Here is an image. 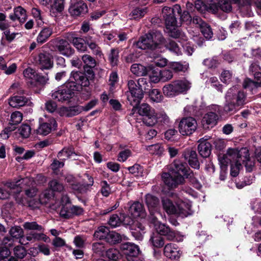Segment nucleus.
<instances>
[{"instance_id": "f257e3e1", "label": "nucleus", "mask_w": 261, "mask_h": 261, "mask_svg": "<svg viewBox=\"0 0 261 261\" xmlns=\"http://www.w3.org/2000/svg\"><path fill=\"white\" fill-rule=\"evenodd\" d=\"M172 167L173 170L176 172L174 175L169 173L164 172L162 174V179L164 183L171 189L175 188L178 185L183 184L185 182L184 175L187 172L190 171V168L187 163H183L179 160L174 161Z\"/></svg>"}, {"instance_id": "f03ea898", "label": "nucleus", "mask_w": 261, "mask_h": 261, "mask_svg": "<svg viewBox=\"0 0 261 261\" xmlns=\"http://www.w3.org/2000/svg\"><path fill=\"white\" fill-rule=\"evenodd\" d=\"M224 111L227 113H234L246 104V94L233 86L228 90L225 96Z\"/></svg>"}, {"instance_id": "7ed1b4c3", "label": "nucleus", "mask_w": 261, "mask_h": 261, "mask_svg": "<svg viewBox=\"0 0 261 261\" xmlns=\"http://www.w3.org/2000/svg\"><path fill=\"white\" fill-rule=\"evenodd\" d=\"M166 40L161 32L152 31L141 37L136 42L137 46L142 49L155 50L165 43Z\"/></svg>"}, {"instance_id": "20e7f679", "label": "nucleus", "mask_w": 261, "mask_h": 261, "mask_svg": "<svg viewBox=\"0 0 261 261\" xmlns=\"http://www.w3.org/2000/svg\"><path fill=\"white\" fill-rule=\"evenodd\" d=\"M239 158L241 163L244 164L246 170L248 172H251L254 168V162L251 160L249 156V150L246 148H242L238 150L236 148H229L226 153L224 154L222 160L223 163H228L229 160Z\"/></svg>"}, {"instance_id": "39448f33", "label": "nucleus", "mask_w": 261, "mask_h": 261, "mask_svg": "<svg viewBox=\"0 0 261 261\" xmlns=\"http://www.w3.org/2000/svg\"><path fill=\"white\" fill-rule=\"evenodd\" d=\"M190 88L189 83L185 80H175L165 85L162 89L163 94L167 97H173Z\"/></svg>"}, {"instance_id": "423d86ee", "label": "nucleus", "mask_w": 261, "mask_h": 261, "mask_svg": "<svg viewBox=\"0 0 261 261\" xmlns=\"http://www.w3.org/2000/svg\"><path fill=\"white\" fill-rule=\"evenodd\" d=\"M127 87L128 91L126 92V95L129 104L134 107L139 105L144 95L139 86L134 80H129L127 81Z\"/></svg>"}, {"instance_id": "0eeeda50", "label": "nucleus", "mask_w": 261, "mask_h": 261, "mask_svg": "<svg viewBox=\"0 0 261 261\" xmlns=\"http://www.w3.org/2000/svg\"><path fill=\"white\" fill-rule=\"evenodd\" d=\"M66 83L68 87L74 90H79L82 87H87L89 85V81L85 74L78 71H72Z\"/></svg>"}, {"instance_id": "6e6552de", "label": "nucleus", "mask_w": 261, "mask_h": 261, "mask_svg": "<svg viewBox=\"0 0 261 261\" xmlns=\"http://www.w3.org/2000/svg\"><path fill=\"white\" fill-rule=\"evenodd\" d=\"M138 114L143 116V122L147 126H153L156 123L154 110L147 103L138 106Z\"/></svg>"}, {"instance_id": "1a4fd4ad", "label": "nucleus", "mask_w": 261, "mask_h": 261, "mask_svg": "<svg viewBox=\"0 0 261 261\" xmlns=\"http://www.w3.org/2000/svg\"><path fill=\"white\" fill-rule=\"evenodd\" d=\"M197 123L196 119L191 117L182 118L179 122L178 130L182 135H192L197 129Z\"/></svg>"}, {"instance_id": "9d476101", "label": "nucleus", "mask_w": 261, "mask_h": 261, "mask_svg": "<svg viewBox=\"0 0 261 261\" xmlns=\"http://www.w3.org/2000/svg\"><path fill=\"white\" fill-rule=\"evenodd\" d=\"M120 249L125 255L127 261H138L139 249L138 246L130 243H123L120 246Z\"/></svg>"}, {"instance_id": "9b49d317", "label": "nucleus", "mask_w": 261, "mask_h": 261, "mask_svg": "<svg viewBox=\"0 0 261 261\" xmlns=\"http://www.w3.org/2000/svg\"><path fill=\"white\" fill-rule=\"evenodd\" d=\"M35 62L41 70L50 69L54 66L53 55L46 51L39 53L35 58Z\"/></svg>"}, {"instance_id": "f8f14e48", "label": "nucleus", "mask_w": 261, "mask_h": 261, "mask_svg": "<svg viewBox=\"0 0 261 261\" xmlns=\"http://www.w3.org/2000/svg\"><path fill=\"white\" fill-rule=\"evenodd\" d=\"M73 91L75 90L67 87V83H66L57 91L52 93L51 97L53 99L59 101H69L74 95Z\"/></svg>"}, {"instance_id": "ddd939ff", "label": "nucleus", "mask_w": 261, "mask_h": 261, "mask_svg": "<svg viewBox=\"0 0 261 261\" xmlns=\"http://www.w3.org/2000/svg\"><path fill=\"white\" fill-rule=\"evenodd\" d=\"M68 12L73 17L83 16L88 12L87 4L82 0L73 2L70 5Z\"/></svg>"}, {"instance_id": "4468645a", "label": "nucleus", "mask_w": 261, "mask_h": 261, "mask_svg": "<svg viewBox=\"0 0 261 261\" xmlns=\"http://www.w3.org/2000/svg\"><path fill=\"white\" fill-rule=\"evenodd\" d=\"M52 41L55 44L57 50L63 56L70 57L74 54V49L71 47L66 40L57 38Z\"/></svg>"}, {"instance_id": "2eb2a0df", "label": "nucleus", "mask_w": 261, "mask_h": 261, "mask_svg": "<svg viewBox=\"0 0 261 261\" xmlns=\"http://www.w3.org/2000/svg\"><path fill=\"white\" fill-rule=\"evenodd\" d=\"M231 0H218L217 3L211 4L209 10L213 13H217L220 10L225 13L231 12L232 7Z\"/></svg>"}, {"instance_id": "dca6fc26", "label": "nucleus", "mask_w": 261, "mask_h": 261, "mask_svg": "<svg viewBox=\"0 0 261 261\" xmlns=\"http://www.w3.org/2000/svg\"><path fill=\"white\" fill-rule=\"evenodd\" d=\"M57 127V122L54 118H50L47 122H42L39 124L36 130V133L42 136H46Z\"/></svg>"}, {"instance_id": "f3484780", "label": "nucleus", "mask_w": 261, "mask_h": 261, "mask_svg": "<svg viewBox=\"0 0 261 261\" xmlns=\"http://www.w3.org/2000/svg\"><path fill=\"white\" fill-rule=\"evenodd\" d=\"M175 202L176 205L175 215L181 217H185L192 214L193 212L191 210V204L190 203L179 199L175 201Z\"/></svg>"}, {"instance_id": "a211bd4d", "label": "nucleus", "mask_w": 261, "mask_h": 261, "mask_svg": "<svg viewBox=\"0 0 261 261\" xmlns=\"http://www.w3.org/2000/svg\"><path fill=\"white\" fill-rule=\"evenodd\" d=\"M185 160H187L189 165L193 168H198L199 163L197 159V154L195 151L191 149H185L182 154Z\"/></svg>"}, {"instance_id": "6ab92c4d", "label": "nucleus", "mask_w": 261, "mask_h": 261, "mask_svg": "<svg viewBox=\"0 0 261 261\" xmlns=\"http://www.w3.org/2000/svg\"><path fill=\"white\" fill-rule=\"evenodd\" d=\"M145 202L149 213L152 214L154 212V211H159L160 200L157 197L150 194H147L145 196Z\"/></svg>"}, {"instance_id": "aec40b11", "label": "nucleus", "mask_w": 261, "mask_h": 261, "mask_svg": "<svg viewBox=\"0 0 261 261\" xmlns=\"http://www.w3.org/2000/svg\"><path fill=\"white\" fill-rule=\"evenodd\" d=\"M84 111L83 107L75 106L61 108L60 114L62 116L71 117L79 115Z\"/></svg>"}, {"instance_id": "412c9836", "label": "nucleus", "mask_w": 261, "mask_h": 261, "mask_svg": "<svg viewBox=\"0 0 261 261\" xmlns=\"http://www.w3.org/2000/svg\"><path fill=\"white\" fill-rule=\"evenodd\" d=\"M164 255L172 260L177 259L179 258L180 253L176 245L169 243L165 245L164 249Z\"/></svg>"}, {"instance_id": "4be33fe9", "label": "nucleus", "mask_w": 261, "mask_h": 261, "mask_svg": "<svg viewBox=\"0 0 261 261\" xmlns=\"http://www.w3.org/2000/svg\"><path fill=\"white\" fill-rule=\"evenodd\" d=\"M67 38L79 51H84L86 50V39L77 37L73 33L68 34Z\"/></svg>"}, {"instance_id": "5701e85b", "label": "nucleus", "mask_w": 261, "mask_h": 261, "mask_svg": "<svg viewBox=\"0 0 261 261\" xmlns=\"http://www.w3.org/2000/svg\"><path fill=\"white\" fill-rule=\"evenodd\" d=\"M155 229L158 233L161 236V235L165 236L167 239L169 241L173 240L175 237V231L164 224H159V225L156 226Z\"/></svg>"}, {"instance_id": "b1692460", "label": "nucleus", "mask_w": 261, "mask_h": 261, "mask_svg": "<svg viewBox=\"0 0 261 261\" xmlns=\"http://www.w3.org/2000/svg\"><path fill=\"white\" fill-rule=\"evenodd\" d=\"M9 18L13 21L18 20L23 23L27 19L26 11L22 7L18 6L14 8V12L10 14Z\"/></svg>"}, {"instance_id": "393cba45", "label": "nucleus", "mask_w": 261, "mask_h": 261, "mask_svg": "<svg viewBox=\"0 0 261 261\" xmlns=\"http://www.w3.org/2000/svg\"><path fill=\"white\" fill-rule=\"evenodd\" d=\"M128 212L134 217L143 216L145 215L144 206L138 201H135L130 205Z\"/></svg>"}, {"instance_id": "a878e982", "label": "nucleus", "mask_w": 261, "mask_h": 261, "mask_svg": "<svg viewBox=\"0 0 261 261\" xmlns=\"http://www.w3.org/2000/svg\"><path fill=\"white\" fill-rule=\"evenodd\" d=\"M198 142V150L200 155L203 158H207L210 156L211 152V145L203 138L200 139Z\"/></svg>"}, {"instance_id": "bb28decb", "label": "nucleus", "mask_w": 261, "mask_h": 261, "mask_svg": "<svg viewBox=\"0 0 261 261\" xmlns=\"http://www.w3.org/2000/svg\"><path fill=\"white\" fill-rule=\"evenodd\" d=\"M30 103L29 99L23 96H14L9 99V103L13 108H19Z\"/></svg>"}, {"instance_id": "cd10ccee", "label": "nucleus", "mask_w": 261, "mask_h": 261, "mask_svg": "<svg viewBox=\"0 0 261 261\" xmlns=\"http://www.w3.org/2000/svg\"><path fill=\"white\" fill-rule=\"evenodd\" d=\"M85 176L87 177L89 180L88 183H83L82 185L80 184H71V188L74 190L77 191L80 193L85 192L86 190L89 189V187L93 186L94 183L93 178L92 176H90L88 174H85Z\"/></svg>"}, {"instance_id": "c85d7f7f", "label": "nucleus", "mask_w": 261, "mask_h": 261, "mask_svg": "<svg viewBox=\"0 0 261 261\" xmlns=\"http://www.w3.org/2000/svg\"><path fill=\"white\" fill-rule=\"evenodd\" d=\"M107 245L101 242L93 243L92 245V250L93 252L99 256H104L107 249Z\"/></svg>"}, {"instance_id": "c756f323", "label": "nucleus", "mask_w": 261, "mask_h": 261, "mask_svg": "<svg viewBox=\"0 0 261 261\" xmlns=\"http://www.w3.org/2000/svg\"><path fill=\"white\" fill-rule=\"evenodd\" d=\"M231 164L230 174L233 176H237L241 168H242V164L241 162L240 158H235L234 159L229 160L228 164Z\"/></svg>"}, {"instance_id": "7c9ffc66", "label": "nucleus", "mask_w": 261, "mask_h": 261, "mask_svg": "<svg viewBox=\"0 0 261 261\" xmlns=\"http://www.w3.org/2000/svg\"><path fill=\"white\" fill-rule=\"evenodd\" d=\"M218 116L214 112H210L206 113L202 118V123L204 125L205 124L210 125L212 126L215 125L217 123Z\"/></svg>"}, {"instance_id": "2f4dec72", "label": "nucleus", "mask_w": 261, "mask_h": 261, "mask_svg": "<svg viewBox=\"0 0 261 261\" xmlns=\"http://www.w3.org/2000/svg\"><path fill=\"white\" fill-rule=\"evenodd\" d=\"M135 228L132 229V236L137 240L141 241L145 233V227L140 223L137 222Z\"/></svg>"}, {"instance_id": "473e14b6", "label": "nucleus", "mask_w": 261, "mask_h": 261, "mask_svg": "<svg viewBox=\"0 0 261 261\" xmlns=\"http://www.w3.org/2000/svg\"><path fill=\"white\" fill-rule=\"evenodd\" d=\"M131 72L135 75L138 76H145L148 73V68L140 64H134L130 67Z\"/></svg>"}, {"instance_id": "72a5a7b5", "label": "nucleus", "mask_w": 261, "mask_h": 261, "mask_svg": "<svg viewBox=\"0 0 261 261\" xmlns=\"http://www.w3.org/2000/svg\"><path fill=\"white\" fill-rule=\"evenodd\" d=\"M73 155H76L77 154L72 147H65L59 152L57 156L61 161H64Z\"/></svg>"}, {"instance_id": "f704fd0d", "label": "nucleus", "mask_w": 261, "mask_h": 261, "mask_svg": "<svg viewBox=\"0 0 261 261\" xmlns=\"http://www.w3.org/2000/svg\"><path fill=\"white\" fill-rule=\"evenodd\" d=\"M53 33L52 29L49 28L43 29L39 33L37 38L38 43L42 44L46 42Z\"/></svg>"}, {"instance_id": "c9c22d12", "label": "nucleus", "mask_w": 261, "mask_h": 261, "mask_svg": "<svg viewBox=\"0 0 261 261\" xmlns=\"http://www.w3.org/2000/svg\"><path fill=\"white\" fill-rule=\"evenodd\" d=\"M181 13V7L179 5H175L173 8L165 6L162 9V14L164 18L173 14Z\"/></svg>"}, {"instance_id": "e433bc0d", "label": "nucleus", "mask_w": 261, "mask_h": 261, "mask_svg": "<svg viewBox=\"0 0 261 261\" xmlns=\"http://www.w3.org/2000/svg\"><path fill=\"white\" fill-rule=\"evenodd\" d=\"M163 208L168 214H175L176 206L173 204L171 200L164 198L162 199Z\"/></svg>"}, {"instance_id": "4c0bfd02", "label": "nucleus", "mask_w": 261, "mask_h": 261, "mask_svg": "<svg viewBox=\"0 0 261 261\" xmlns=\"http://www.w3.org/2000/svg\"><path fill=\"white\" fill-rule=\"evenodd\" d=\"M150 242L152 246L156 248L162 247L164 245V239L158 233L152 234L150 239Z\"/></svg>"}, {"instance_id": "58836bf2", "label": "nucleus", "mask_w": 261, "mask_h": 261, "mask_svg": "<svg viewBox=\"0 0 261 261\" xmlns=\"http://www.w3.org/2000/svg\"><path fill=\"white\" fill-rule=\"evenodd\" d=\"M145 148L150 154L156 155H161L164 150L162 144L159 143L146 146Z\"/></svg>"}, {"instance_id": "ea45409f", "label": "nucleus", "mask_w": 261, "mask_h": 261, "mask_svg": "<svg viewBox=\"0 0 261 261\" xmlns=\"http://www.w3.org/2000/svg\"><path fill=\"white\" fill-rule=\"evenodd\" d=\"M23 230L19 226L12 227L9 231L10 236L13 239H19L23 237Z\"/></svg>"}, {"instance_id": "a19ab883", "label": "nucleus", "mask_w": 261, "mask_h": 261, "mask_svg": "<svg viewBox=\"0 0 261 261\" xmlns=\"http://www.w3.org/2000/svg\"><path fill=\"white\" fill-rule=\"evenodd\" d=\"M109 229L108 227L101 226L99 227L94 234L95 238L99 240H106Z\"/></svg>"}, {"instance_id": "79ce46f5", "label": "nucleus", "mask_w": 261, "mask_h": 261, "mask_svg": "<svg viewBox=\"0 0 261 261\" xmlns=\"http://www.w3.org/2000/svg\"><path fill=\"white\" fill-rule=\"evenodd\" d=\"M121 240V236L115 231H109L106 242L111 244H115L119 243Z\"/></svg>"}, {"instance_id": "37998d69", "label": "nucleus", "mask_w": 261, "mask_h": 261, "mask_svg": "<svg viewBox=\"0 0 261 261\" xmlns=\"http://www.w3.org/2000/svg\"><path fill=\"white\" fill-rule=\"evenodd\" d=\"M137 83L142 92L143 93V91H147V92L150 91L151 84L150 81L144 77L140 78L138 79Z\"/></svg>"}, {"instance_id": "c03bdc74", "label": "nucleus", "mask_w": 261, "mask_h": 261, "mask_svg": "<svg viewBox=\"0 0 261 261\" xmlns=\"http://www.w3.org/2000/svg\"><path fill=\"white\" fill-rule=\"evenodd\" d=\"M48 186L53 192H62L64 190L63 185L57 179H53L48 183Z\"/></svg>"}, {"instance_id": "a18cd8bd", "label": "nucleus", "mask_w": 261, "mask_h": 261, "mask_svg": "<svg viewBox=\"0 0 261 261\" xmlns=\"http://www.w3.org/2000/svg\"><path fill=\"white\" fill-rule=\"evenodd\" d=\"M23 228L26 230H37L39 231H43L44 229L41 225L37 223L36 222H26L23 224Z\"/></svg>"}, {"instance_id": "49530a36", "label": "nucleus", "mask_w": 261, "mask_h": 261, "mask_svg": "<svg viewBox=\"0 0 261 261\" xmlns=\"http://www.w3.org/2000/svg\"><path fill=\"white\" fill-rule=\"evenodd\" d=\"M30 184H32V181L29 178L26 177L18 180L15 182H8L6 186L11 189H14L20 185H29Z\"/></svg>"}, {"instance_id": "de8ad7c7", "label": "nucleus", "mask_w": 261, "mask_h": 261, "mask_svg": "<svg viewBox=\"0 0 261 261\" xmlns=\"http://www.w3.org/2000/svg\"><path fill=\"white\" fill-rule=\"evenodd\" d=\"M82 59L85 65V66H86V67L93 68L96 65L95 59L89 55H83L82 57Z\"/></svg>"}, {"instance_id": "09e8293b", "label": "nucleus", "mask_w": 261, "mask_h": 261, "mask_svg": "<svg viewBox=\"0 0 261 261\" xmlns=\"http://www.w3.org/2000/svg\"><path fill=\"white\" fill-rule=\"evenodd\" d=\"M165 46L167 49L175 53L176 55L179 56L181 55V51L175 41L170 40L169 42L165 45Z\"/></svg>"}, {"instance_id": "8fccbe9b", "label": "nucleus", "mask_w": 261, "mask_h": 261, "mask_svg": "<svg viewBox=\"0 0 261 261\" xmlns=\"http://www.w3.org/2000/svg\"><path fill=\"white\" fill-rule=\"evenodd\" d=\"M188 67V64H182L178 62H174L171 64V69L175 72H185Z\"/></svg>"}, {"instance_id": "3c124183", "label": "nucleus", "mask_w": 261, "mask_h": 261, "mask_svg": "<svg viewBox=\"0 0 261 261\" xmlns=\"http://www.w3.org/2000/svg\"><path fill=\"white\" fill-rule=\"evenodd\" d=\"M105 255L109 259L116 261L120 256L119 251L115 248H109L107 249Z\"/></svg>"}, {"instance_id": "603ef678", "label": "nucleus", "mask_w": 261, "mask_h": 261, "mask_svg": "<svg viewBox=\"0 0 261 261\" xmlns=\"http://www.w3.org/2000/svg\"><path fill=\"white\" fill-rule=\"evenodd\" d=\"M175 15V14H173L169 16H166V17L164 18L167 29L177 27V20Z\"/></svg>"}, {"instance_id": "864d4df0", "label": "nucleus", "mask_w": 261, "mask_h": 261, "mask_svg": "<svg viewBox=\"0 0 261 261\" xmlns=\"http://www.w3.org/2000/svg\"><path fill=\"white\" fill-rule=\"evenodd\" d=\"M22 119V114L18 111L13 112L11 116L9 123L12 125H15L19 124Z\"/></svg>"}, {"instance_id": "5fc2aeb1", "label": "nucleus", "mask_w": 261, "mask_h": 261, "mask_svg": "<svg viewBox=\"0 0 261 261\" xmlns=\"http://www.w3.org/2000/svg\"><path fill=\"white\" fill-rule=\"evenodd\" d=\"M65 3V0H54L51 5L52 10L59 13L62 12L64 9Z\"/></svg>"}, {"instance_id": "6e6d98bb", "label": "nucleus", "mask_w": 261, "mask_h": 261, "mask_svg": "<svg viewBox=\"0 0 261 261\" xmlns=\"http://www.w3.org/2000/svg\"><path fill=\"white\" fill-rule=\"evenodd\" d=\"M148 92L151 99L153 101L160 102L162 100L163 96L159 90L154 89Z\"/></svg>"}, {"instance_id": "4d7b16f0", "label": "nucleus", "mask_w": 261, "mask_h": 261, "mask_svg": "<svg viewBox=\"0 0 261 261\" xmlns=\"http://www.w3.org/2000/svg\"><path fill=\"white\" fill-rule=\"evenodd\" d=\"M14 253L17 258L22 259L26 256L27 252L23 246H17L14 248Z\"/></svg>"}, {"instance_id": "13d9d810", "label": "nucleus", "mask_w": 261, "mask_h": 261, "mask_svg": "<svg viewBox=\"0 0 261 261\" xmlns=\"http://www.w3.org/2000/svg\"><path fill=\"white\" fill-rule=\"evenodd\" d=\"M255 79L257 80L256 82L248 79L245 80L243 83V87L245 89L248 88H252L253 86L261 87V76L259 77H256Z\"/></svg>"}, {"instance_id": "bf43d9fd", "label": "nucleus", "mask_w": 261, "mask_h": 261, "mask_svg": "<svg viewBox=\"0 0 261 261\" xmlns=\"http://www.w3.org/2000/svg\"><path fill=\"white\" fill-rule=\"evenodd\" d=\"M260 67L256 63H253L249 67V71L254 76V77L261 76Z\"/></svg>"}, {"instance_id": "052dcab7", "label": "nucleus", "mask_w": 261, "mask_h": 261, "mask_svg": "<svg viewBox=\"0 0 261 261\" xmlns=\"http://www.w3.org/2000/svg\"><path fill=\"white\" fill-rule=\"evenodd\" d=\"M145 14V11L144 9L137 8L132 11L129 15L131 19H136L142 18Z\"/></svg>"}, {"instance_id": "680f3d73", "label": "nucleus", "mask_w": 261, "mask_h": 261, "mask_svg": "<svg viewBox=\"0 0 261 261\" xmlns=\"http://www.w3.org/2000/svg\"><path fill=\"white\" fill-rule=\"evenodd\" d=\"M156 122L167 124L170 122V118L164 112H160L155 114Z\"/></svg>"}, {"instance_id": "e2e57ef3", "label": "nucleus", "mask_w": 261, "mask_h": 261, "mask_svg": "<svg viewBox=\"0 0 261 261\" xmlns=\"http://www.w3.org/2000/svg\"><path fill=\"white\" fill-rule=\"evenodd\" d=\"M119 51L117 49L113 48L109 56V60L113 66L117 65Z\"/></svg>"}, {"instance_id": "0e129e2a", "label": "nucleus", "mask_w": 261, "mask_h": 261, "mask_svg": "<svg viewBox=\"0 0 261 261\" xmlns=\"http://www.w3.org/2000/svg\"><path fill=\"white\" fill-rule=\"evenodd\" d=\"M19 134L24 138H27L31 134V127L28 124H22L19 128Z\"/></svg>"}, {"instance_id": "69168bd1", "label": "nucleus", "mask_w": 261, "mask_h": 261, "mask_svg": "<svg viewBox=\"0 0 261 261\" xmlns=\"http://www.w3.org/2000/svg\"><path fill=\"white\" fill-rule=\"evenodd\" d=\"M160 75L161 76V81L164 82L168 81L173 77L172 71L167 69L161 70L160 71Z\"/></svg>"}, {"instance_id": "338daca9", "label": "nucleus", "mask_w": 261, "mask_h": 261, "mask_svg": "<svg viewBox=\"0 0 261 261\" xmlns=\"http://www.w3.org/2000/svg\"><path fill=\"white\" fill-rule=\"evenodd\" d=\"M162 214L160 213L159 211H154V212L152 214V213H150V221L153 223L154 225V227H156L157 225H159L161 223L158 221L159 217H162Z\"/></svg>"}, {"instance_id": "774afa93", "label": "nucleus", "mask_w": 261, "mask_h": 261, "mask_svg": "<svg viewBox=\"0 0 261 261\" xmlns=\"http://www.w3.org/2000/svg\"><path fill=\"white\" fill-rule=\"evenodd\" d=\"M201 32L207 39H210L213 36V33L210 25L206 23V27L200 29Z\"/></svg>"}]
</instances>
